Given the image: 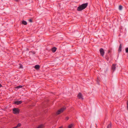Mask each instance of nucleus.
<instances>
[{"label": "nucleus", "instance_id": "7", "mask_svg": "<svg viewBox=\"0 0 128 128\" xmlns=\"http://www.w3.org/2000/svg\"><path fill=\"white\" fill-rule=\"evenodd\" d=\"M116 64H112V70H113L114 72L116 68Z\"/></svg>", "mask_w": 128, "mask_h": 128}, {"label": "nucleus", "instance_id": "22", "mask_svg": "<svg viewBox=\"0 0 128 128\" xmlns=\"http://www.w3.org/2000/svg\"><path fill=\"white\" fill-rule=\"evenodd\" d=\"M29 20V21L30 22H32V20L31 19H30V20Z\"/></svg>", "mask_w": 128, "mask_h": 128}, {"label": "nucleus", "instance_id": "13", "mask_svg": "<svg viewBox=\"0 0 128 128\" xmlns=\"http://www.w3.org/2000/svg\"><path fill=\"white\" fill-rule=\"evenodd\" d=\"M43 125L42 124H41L37 128H43Z\"/></svg>", "mask_w": 128, "mask_h": 128}, {"label": "nucleus", "instance_id": "26", "mask_svg": "<svg viewBox=\"0 0 128 128\" xmlns=\"http://www.w3.org/2000/svg\"><path fill=\"white\" fill-rule=\"evenodd\" d=\"M2 86V85L0 84V87H1Z\"/></svg>", "mask_w": 128, "mask_h": 128}, {"label": "nucleus", "instance_id": "14", "mask_svg": "<svg viewBox=\"0 0 128 128\" xmlns=\"http://www.w3.org/2000/svg\"><path fill=\"white\" fill-rule=\"evenodd\" d=\"M22 86L20 85L16 86V88H22Z\"/></svg>", "mask_w": 128, "mask_h": 128}, {"label": "nucleus", "instance_id": "20", "mask_svg": "<svg viewBox=\"0 0 128 128\" xmlns=\"http://www.w3.org/2000/svg\"><path fill=\"white\" fill-rule=\"evenodd\" d=\"M19 68H23L21 64H20V66Z\"/></svg>", "mask_w": 128, "mask_h": 128}, {"label": "nucleus", "instance_id": "18", "mask_svg": "<svg viewBox=\"0 0 128 128\" xmlns=\"http://www.w3.org/2000/svg\"><path fill=\"white\" fill-rule=\"evenodd\" d=\"M126 104H127V109L128 110V100H127L126 102Z\"/></svg>", "mask_w": 128, "mask_h": 128}, {"label": "nucleus", "instance_id": "11", "mask_svg": "<svg viewBox=\"0 0 128 128\" xmlns=\"http://www.w3.org/2000/svg\"><path fill=\"white\" fill-rule=\"evenodd\" d=\"M22 24H23L24 25H26L27 24V23L24 20L22 21Z\"/></svg>", "mask_w": 128, "mask_h": 128}, {"label": "nucleus", "instance_id": "5", "mask_svg": "<svg viewBox=\"0 0 128 128\" xmlns=\"http://www.w3.org/2000/svg\"><path fill=\"white\" fill-rule=\"evenodd\" d=\"M77 97L79 99H81L82 100L83 99L82 97V95L80 93H79L77 96Z\"/></svg>", "mask_w": 128, "mask_h": 128}, {"label": "nucleus", "instance_id": "8", "mask_svg": "<svg viewBox=\"0 0 128 128\" xmlns=\"http://www.w3.org/2000/svg\"><path fill=\"white\" fill-rule=\"evenodd\" d=\"M56 48L55 47H54L52 48V51L53 52H54L56 50Z\"/></svg>", "mask_w": 128, "mask_h": 128}, {"label": "nucleus", "instance_id": "2", "mask_svg": "<svg viewBox=\"0 0 128 128\" xmlns=\"http://www.w3.org/2000/svg\"><path fill=\"white\" fill-rule=\"evenodd\" d=\"M13 113L14 114H18L20 112L19 109L18 108H14L12 109Z\"/></svg>", "mask_w": 128, "mask_h": 128}, {"label": "nucleus", "instance_id": "9", "mask_svg": "<svg viewBox=\"0 0 128 128\" xmlns=\"http://www.w3.org/2000/svg\"><path fill=\"white\" fill-rule=\"evenodd\" d=\"M40 68V66H39V65H36L34 66L35 68L36 69H37V70L39 69Z\"/></svg>", "mask_w": 128, "mask_h": 128}, {"label": "nucleus", "instance_id": "24", "mask_svg": "<svg viewBox=\"0 0 128 128\" xmlns=\"http://www.w3.org/2000/svg\"><path fill=\"white\" fill-rule=\"evenodd\" d=\"M69 118L68 117H67L66 118V119L67 120H68L69 119Z\"/></svg>", "mask_w": 128, "mask_h": 128}, {"label": "nucleus", "instance_id": "12", "mask_svg": "<svg viewBox=\"0 0 128 128\" xmlns=\"http://www.w3.org/2000/svg\"><path fill=\"white\" fill-rule=\"evenodd\" d=\"M112 128V124L111 123H110L108 124L107 126V128Z\"/></svg>", "mask_w": 128, "mask_h": 128}, {"label": "nucleus", "instance_id": "4", "mask_svg": "<svg viewBox=\"0 0 128 128\" xmlns=\"http://www.w3.org/2000/svg\"><path fill=\"white\" fill-rule=\"evenodd\" d=\"M100 51L101 55L103 56L105 52L104 50L102 48H101L100 49Z\"/></svg>", "mask_w": 128, "mask_h": 128}, {"label": "nucleus", "instance_id": "27", "mask_svg": "<svg viewBox=\"0 0 128 128\" xmlns=\"http://www.w3.org/2000/svg\"><path fill=\"white\" fill-rule=\"evenodd\" d=\"M62 128V126H60V127L59 128Z\"/></svg>", "mask_w": 128, "mask_h": 128}, {"label": "nucleus", "instance_id": "17", "mask_svg": "<svg viewBox=\"0 0 128 128\" xmlns=\"http://www.w3.org/2000/svg\"><path fill=\"white\" fill-rule=\"evenodd\" d=\"M72 126V124H70L68 126V128H71Z\"/></svg>", "mask_w": 128, "mask_h": 128}, {"label": "nucleus", "instance_id": "3", "mask_svg": "<svg viewBox=\"0 0 128 128\" xmlns=\"http://www.w3.org/2000/svg\"><path fill=\"white\" fill-rule=\"evenodd\" d=\"M66 109L65 108H62L58 110L56 113V114L58 115Z\"/></svg>", "mask_w": 128, "mask_h": 128}, {"label": "nucleus", "instance_id": "10", "mask_svg": "<svg viewBox=\"0 0 128 128\" xmlns=\"http://www.w3.org/2000/svg\"><path fill=\"white\" fill-rule=\"evenodd\" d=\"M122 48V44H120L119 46V49L118 50V51L119 52H120L121 51V49Z\"/></svg>", "mask_w": 128, "mask_h": 128}, {"label": "nucleus", "instance_id": "16", "mask_svg": "<svg viewBox=\"0 0 128 128\" xmlns=\"http://www.w3.org/2000/svg\"><path fill=\"white\" fill-rule=\"evenodd\" d=\"M122 6H121V5L119 6V8L120 10H121L122 9Z\"/></svg>", "mask_w": 128, "mask_h": 128}, {"label": "nucleus", "instance_id": "15", "mask_svg": "<svg viewBox=\"0 0 128 128\" xmlns=\"http://www.w3.org/2000/svg\"><path fill=\"white\" fill-rule=\"evenodd\" d=\"M21 126V124L20 123H18L17 125V126H15V127H16V128H17L18 127H20Z\"/></svg>", "mask_w": 128, "mask_h": 128}, {"label": "nucleus", "instance_id": "19", "mask_svg": "<svg viewBox=\"0 0 128 128\" xmlns=\"http://www.w3.org/2000/svg\"><path fill=\"white\" fill-rule=\"evenodd\" d=\"M126 52L128 53V48H126L125 49Z\"/></svg>", "mask_w": 128, "mask_h": 128}, {"label": "nucleus", "instance_id": "25", "mask_svg": "<svg viewBox=\"0 0 128 128\" xmlns=\"http://www.w3.org/2000/svg\"><path fill=\"white\" fill-rule=\"evenodd\" d=\"M16 2H18L19 0H14Z\"/></svg>", "mask_w": 128, "mask_h": 128}, {"label": "nucleus", "instance_id": "6", "mask_svg": "<svg viewBox=\"0 0 128 128\" xmlns=\"http://www.w3.org/2000/svg\"><path fill=\"white\" fill-rule=\"evenodd\" d=\"M22 101H15L14 102V104L16 105H18L22 103Z\"/></svg>", "mask_w": 128, "mask_h": 128}, {"label": "nucleus", "instance_id": "1", "mask_svg": "<svg viewBox=\"0 0 128 128\" xmlns=\"http://www.w3.org/2000/svg\"><path fill=\"white\" fill-rule=\"evenodd\" d=\"M88 3L84 4L79 6L77 8V10L80 11L86 8L88 6Z\"/></svg>", "mask_w": 128, "mask_h": 128}, {"label": "nucleus", "instance_id": "21", "mask_svg": "<svg viewBox=\"0 0 128 128\" xmlns=\"http://www.w3.org/2000/svg\"><path fill=\"white\" fill-rule=\"evenodd\" d=\"M31 52L34 54H35L36 53L34 51Z\"/></svg>", "mask_w": 128, "mask_h": 128}, {"label": "nucleus", "instance_id": "23", "mask_svg": "<svg viewBox=\"0 0 128 128\" xmlns=\"http://www.w3.org/2000/svg\"><path fill=\"white\" fill-rule=\"evenodd\" d=\"M111 52V51L110 50H108V53H110V52Z\"/></svg>", "mask_w": 128, "mask_h": 128}]
</instances>
